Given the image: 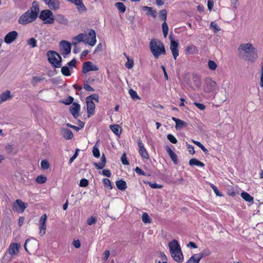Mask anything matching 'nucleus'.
Here are the masks:
<instances>
[{"label":"nucleus","instance_id":"obj_1","mask_svg":"<svg viewBox=\"0 0 263 263\" xmlns=\"http://www.w3.org/2000/svg\"><path fill=\"white\" fill-rule=\"evenodd\" d=\"M39 12V4L37 2L34 1L30 8L19 17L18 23L22 25H26L33 22L37 17Z\"/></svg>","mask_w":263,"mask_h":263},{"label":"nucleus","instance_id":"obj_2","mask_svg":"<svg viewBox=\"0 0 263 263\" xmlns=\"http://www.w3.org/2000/svg\"><path fill=\"white\" fill-rule=\"evenodd\" d=\"M238 50L246 60L253 62L258 58L257 50L251 43L241 44L238 47Z\"/></svg>","mask_w":263,"mask_h":263},{"label":"nucleus","instance_id":"obj_3","mask_svg":"<svg viewBox=\"0 0 263 263\" xmlns=\"http://www.w3.org/2000/svg\"><path fill=\"white\" fill-rule=\"evenodd\" d=\"M168 247L172 257L177 262H181L183 260L181 248L176 239L170 241Z\"/></svg>","mask_w":263,"mask_h":263},{"label":"nucleus","instance_id":"obj_4","mask_svg":"<svg viewBox=\"0 0 263 263\" xmlns=\"http://www.w3.org/2000/svg\"><path fill=\"white\" fill-rule=\"evenodd\" d=\"M151 51L156 59H158L161 54L165 53L163 44L159 40H152L149 43Z\"/></svg>","mask_w":263,"mask_h":263},{"label":"nucleus","instance_id":"obj_5","mask_svg":"<svg viewBox=\"0 0 263 263\" xmlns=\"http://www.w3.org/2000/svg\"><path fill=\"white\" fill-rule=\"evenodd\" d=\"M39 18L45 24H52L54 21L53 13L49 9L41 11Z\"/></svg>","mask_w":263,"mask_h":263},{"label":"nucleus","instance_id":"obj_6","mask_svg":"<svg viewBox=\"0 0 263 263\" xmlns=\"http://www.w3.org/2000/svg\"><path fill=\"white\" fill-rule=\"evenodd\" d=\"M217 83L212 79L208 78L205 80L203 86V91L205 93L214 92L217 90Z\"/></svg>","mask_w":263,"mask_h":263},{"label":"nucleus","instance_id":"obj_7","mask_svg":"<svg viewBox=\"0 0 263 263\" xmlns=\"http://www.w3.org/2000/svg\"><path fill=\"white\" fill-rule=\"evenodd\" d=\"M47 56L49 62L56 67L61 66V57L56 52L49 51L47 52Z\"/></svg>","mask_w":263,"mask_h":263},{"label":"nucleus","instance_id":"obj_8","mask_svg":"<svg viewBox=\"0 0 263 263\" xmlns=\"http://www.w3.org/2000/svg\"><path fill=\"white\" fill-rule=\"evenodd\" d=\"M96 34L95 31L90 29L88 34H86V38L85 39V43L88 44L91 46H93L96 44Z\"/></svg>","mask_w":263,"mask_h":263},{"label":"nucleus","instance_id":"obj_9","mask_svg":"<svg viewBox=\"0 0 263 263\" xmlns=\"http://www.w3.org/2000/svg\"><path fill=\"white\" fill-rule=\"evenodd\" d=\"M27 203L23 202L21 199H17L13 204L12 209L14 212L22 213L27 206Z\"/></svg>","mask_w":263,"mask_h":263},{"label":"nucleus","instance_id":"obj_10","mask_svg":"<svg viewBox=\"0 0 263 263\" xmlns=\"http://www.w3.org/2000/svg\"><path fill=\"white\" fill-rule=\"evenodd\" d=\"M47 219V215L44 214L39 219V234L41 236H44L46 233Z\"/></svg>","mask_w":263,"mask_h":263},{"label":"nucleus","instance_id":"obj_11","mask_svg":"<svg viewBox=\"0 0 263 263\" xmlns=\"http://www.w3.org/2000/svg\"><path fill=\"white\" fill-rule=\"evenodd\" d=\"M99 67L96 65L93 64L92 62L88 61L83 63L82 72L86 73L90 71H97Z\"/></svg>","mask_w":263,"mask_h":263},{"label":"nucleus","instance_id":"obj_12","mask_svg":"<svg viewBox=\"0 0 263 263\" xmlns=\"http://www.w3.org/2000/svg\"><path fill=\"white\" fill-rule=\"evenodd\" d=\"M60 48L61 53L63 55H67L70 52L71 45L70 43L65 41H62L60 44Z\"/></svg>","mask_w":263,"mask_h":263},{"label":"nucleus","instance_id":"obj_13","mask_svg":"<svg viewBox=\"0 0 263 263\" xmlns=\"http://www.w3.org/2000/svg\"><path fill=\"white\" fill-rule=\"evenodd\" d=\"M18 36V33L16 31H12L8 33L4 37V42L10 44L14 42Z\"/></svg>","mask_w":263,"mask_h":263},{"label":"nucleus","instance_id":"obj_14","mask_svg":"<svg viewBox=\"0 0 263 263\" xmlns=\"http://www.w3.org/2000/svg\"><path fill=\"white\" fill-rule=\"evenodd\" d=\"M86 103L87 105V110L88 114V117L93 115L94 110L95 109V104L92 101L91 97H87L86 99Z\"/></svg>","mask_w":263,"mask_h":263},{"label":"nucleus","instance_id":"obj_15","mask_svg":"<svg viewBox=\"0 0 263 263\" xmlns=\"http://www.w3.org/2000/svg\"><path fill=\"white\" fill-rule=\"evenodd\" d=\"M69 2L74 4L80 13H83L87 11V8L83 3L82 0H68Z\"/></svg>","mask_w":263,"mask_h":263},{"label":"nucleus","instance_id":"obj_16","mask_svg":"<svg viewBox=\"0 0 263 263\" xmlns=\"http://www.w3.org/2000/svg\"><path fill=\"white\" fill-rule=\"evenodd\" d=\"M138 145L139 147V153L140 156L144 159H148L149 158L148 154L144 148V144L141 140L138 141Z\"/></svg>","mask_w":263,"mask_h":263},{"label":"nucleus","instance_id":"obj_17","mask_svg":"<svg viewBox=\"0 0 263 263\" xmlns=\"http://www.w3.org/2000/svg\"><path fill=\"white\" fill-rule=\"evenodd\" d=\"M48 8L52 10H57L60 8V2L59 0H48L45 2Z\"/></svg>","mask_w":263,"mask_h":263},{"label":"nucleus","instance_id":"obj_18","mask_svg":"<svg viewBox=\"0 0 263 263\" xmlns=\"http://www.w3.org/2000/svg\"><path fill=\"white\" fill-rule=\"evenodd\" d=\"M178 47V43L175 41L171 40L170 44V49L172 51V54L175 59H176L179 55V51Z\"/></svg>","mask_w":263,"mask_h":263},{"label":"nucleus","instance_id":"obj_19","mask_svg":"<svg viewBox=\"0 0 263 263\" xmlns=\"http://www.w3.org/2000/svg\"><path fill=\"white\" fill-rule=\"evenodd\" d=\"M80 110V105L77 103H73L70 108V112L74 118L79 116Z\"/></svg>","mask_w":263,"mask_h":263},{"label":"nucleus","instance_id":"obj_20","mask_svg":"<svg viewBox=\"0 0 263 263\" xmlns=\"http://www.w3.org/2000/svg\"><path fill=\"white\" fill-rule=\"evenodd\" d=\"M172 120L175 122V128L177 130H180L187 125V123L179 119L172 117Z\"/></svg>","mask_w":263,"mask_h":263},{"label":"nucleus","instance_id":"obj_21","mask_svg":"<svg viewBox=\"0 0 263 263\" xmlns=\"http://www.w3.org/2000/svg\"><path fill=\"white\" fill-rule=\"evenodd\" d=\"M21 245L17 243L11 244L9 248V253L11 255L17 254L19 252Z\"/></svg>","mask_w":263,"mask_h":263},{"label":"nucleus","instance_id":"obj_22","mask_svg":"<svg viewBox=\"0 0 263 263\" xmlns=\"http://www.w3.org/2000/svg\"><path fill=\"white\" fill-rule=\"evenodd\" d=\"M55 21L61 25H67L68 23V20L63 14H59L56 15L54 18Z\"/></svg>","mask_w":263,"mask_h":263},{"label":"nucleus","instance_id":"obj_23","mask_svg":"<svg viewBox=\"0 0 263 263\" xmlns=\"http://www.w3.org/2000/svg\"><path fill=\"white\" fill-rule=\"evenodd\" d=\"M203 256V253L194 254L189 259L187 263H199V261Z\"/></svg>","mask_w":263,"mask_h":263},{"label":"nucleus","instance_id":"obj_24","mask_svg":"<svg viewBox=\"0 0 263 263\" xmlns=\"http://www.w3.org/2000/svg\"><path fill=\"white\" fill-rule=\"evenodd\" d=\"M86 38V34L81 33L80 34L75 37H74L72 39V43L75 46L81 42H83L85 43V39Z\"/></svg>","mask_w":263,"mask_h":263},{"label":"nucleus","instance_id":"obj_25","mask_svg":"<svg viewBox=\"0 0 263 263\" xmlns=\"http://www.w3.org/2000/svg\"><path fill=\"white\" fill-rule=\"evenodd\" d=\"M61 133L63 137L67 140L71 139L73 136L72 132L67 128H63Z\"/></svg>","mask_w":263,"mask_h":263},{"label":"nucleus","instance_id":"obj_26","mask_svg":"<svg viewBox=\"0 0 263 263\" xmlns=\"http://www.w3.org/2000/svg\"><path fill=\"white\" fill-rule=\"evenodd\" d=\"M106 164V159L103 155L101 158V161L99 163H94V165L97 169L101 170L102 169Z\"/></svg>","mask_w":263,"mask_h":263},{"label":"nucleus","instance_id":"obj_27","mask_svg":"<svg viewBox=\"0 0 263 263\" xmlns=\"http://www.w3.org/2000/svg\"><path fill=\"white\" fill-rule=\"evenodd\" d=\"M166 151L174 163L177 164L178 162L177 156L176 154L169 147L166 148Z\"/></svg>","mask_w":263,"mask_h":263},{"label":"nucleus","instance_id":"obj_28","mask_svg":"<svg viewBox=\"0 0 263 263\" xmlns=\"http://www.w3.org/2000/svg\"><path fill=\"white\" fill-rule=\"evenodd\" d=\"M11 98L12 96L9 90H6L0 95V98L2 101H7Z\"/></svg>","mask_w":263,"mask_h":263},{"label":"nucleus","instance_id":"obj_29","mask_svg":"<svg viewBox=\"0 0 263 263\" xmlns=\"http://www.w3.org/2000/svg\"><path fill=\"white\" fill-rule=\"evenodd\" d=\"M110 128L116 135H120L121 133V128L117 124L110 125Z\"/></svg>","mask_w":263,"mask_h":263},{"label":"nucleus","instance_id":"obj_30","mask_svg":"<svg viewBox=\"0 0 263 263\" xmlns=\"http://www.w3.org/2000/svg\"><path fill=\"white\" fill-rule=\"evenodd\" d=\"M116 184L117 187L120 190H124L127 188L126 182L122 180L117 181Z\"/></svg>","mask_w":263,"mask_h":263},{"label":"nucleus","instance_id":"obj_31","mask_svg":"<svg viewBox=\"0 0 263 263\" xmlns=\"http://www.w3.org/2000/svg\"><path fill=\"white\" fill-rule=\"evenodd\" d=\"M189 164L191 166L196 165L200 167H203L204 166V163L196 158L191 159L189 161Z\"/></svg>","mask_w":263,"mask_h":263},{"label":"nucleus","instance_id":"obj_32","mask_svg":"<svg viewBox=\"0 0 263 263\" xmlns=\"http://www.w3.org/2000/svg\"><path fill=\"white\" fill-rule=\"evenodd\" d=\"M241 197L248 202H253V198L248 193L242 192L241 194Z\"/></svg>","mask_w":263,"mask_h":263},{"label":"nucleus","instance_id":"obj_33","mask_svg":"<svg viewBox=\"0 0 263 263\" xmlns=\"http://www.w3.org/2000/svg\"><path fill=\"white\" fill-rule=\"evenodd\" d=\"M127 60V62L125 63V67L128 69H132L134 66V61L132 59H130L125 53L124 54Z\"/></svg>","mask_w":263,"mask_h":263},{"label":"nucleus","instance_id":"obj_34","mask_svg":"<svg viewBox=\"0 0 263 263\" xmlns=\"http://www.w3.org/2000/svg\"><path fill=\"white\" fill-rule=\"evenodd\" d=\"M44 80V78L42 76L33 77L31 80V83L33 85H36L38 83Z\"/></svg>","mask_w":263,"mask_h":263},{"label":"nucleus","instance_id":"obj_35","mask_svg":"<svg viewBox=\"0 0 263 263\" xmlns=\"http://www.w3.org/2000/svg\"><path fill=\"white\" fill-rule=\"evenodd\" d=\"M115 6L118 8V9L121 12L124 13L126 10V7L123 3L121 2L116 3Z\"/></svg>","mask_w":263,"mask_h":263},{"label":"nucleus","instance_id":"obj_36","mask_svg":"<svg viewBox=\"0 0 263 263\" xmlns=\"http://www.w3.org/2000/svg\"><path fill=\"white\" fill-rule=\"evenodd\" d=\"M27 44L32 48H35L37 46V40L31 37L27 40Z\"/></svg>","mask_w":263,"mask_h":263},{"label":"nucleus","instance_id":"obj_37","mask_svg":"<svg viewBox=\"0 0 263 263\" xmlns=\"http://www.w3.org/2000/svg\"><path fill=\"white\" fill-rule=\"evenodd\" d=\"M142 220L144 223H150L151 222V219L146 213H144L142 214Z\"/></svg>","mask_w":263,"mask_h":263},{"label":"nucleus","instance_id":"obj_38","mask_svg":"<svg viewBox=\"0 0 263 263\" xmlns=\"http://www.w3.org/2000/svg\"><path fill=\"white\" fill-rule=\"evenodd\" d=\"M186 51L189 54H194L197 51V48L195 46H188L186 48Z\"/></svg>","mask_w":263,"mask_h":263},{"label":"nucleus","instance_id":"obj_39","mask_svg":"<svg viewBox=\"0 0 263 263\" xmlns=\"http://www.w3.org/2000/svg\"><path fill=\"white\" fill-rule=\"evenodd\" d=\"M61 72L65 76H69L71 74L69 68L67 66H63L61 68Z\"/></svg>","mask_w":263,"mask_h":263},{"label":"nucleus","instance_id":"obj_40","mask_svg":"<svg viewBox=\"0 0 263 263\" xmlns=\"http://www.w3.org/2000/svg\"><path fill=\"white\" fill-rule=\"evenodd\" d=\"M162 31L164 37L167 36L168 31V28L167 25L165 22H164L162 25Z\"/></svg>","mask_w":263,"mask_h":263},{"label":"nucleus","instance_id":"obj_41","mask_svg":"<svg viewBox=\"0 0 263 263\" xmlns=\"http://www.w3.org/2000/svg\"><path fill=\"white\" fill-rule=\"evenodd\" d=\"M46 180L47 178L44 175H40L36 178V181L40 184L44 183Z\"/></svg>","mask_w":263,"mask_h":263},{"label":"nucleus","instance_id":"obj_42","mask_svg":"<svg viewBox=\"0 0 263 263\" xmlns=\"http://www.w3.org/2000/svg\"><path fill=\"white\" fill-rule=\"evenodd\" d=\"M208 66L211 70H215L217 68V65L214 61L210 60L208 62Z\"/></svg>","mask_w":263,"mask_h":263},{"label":"nucleus","instance_id":"obj_43","mask_svg":"<svg viewBox=\"0 0 263 263\" xmlns=\"http://www.w3.org/2000/svg\"><path fill=\"white\" fill-rule=\"evenodd\" d=\"M92 153L94 157L99 158L100 157V151L97 146V144L95 145L92 148Z\"/></svg>","mask_w":263,"mask_h":263},{"label":"nucleus","instance_id":"obj_44","mask_svg":"<svg viewBox=\"0 0 263 263\" xmlns=\"http://www.w3.org/2000/svg\"><path fill=\"white\" fill-rule=\"evenodd\" d=\"M129 93L131 97V98L133 99H139L140 98L137 95V93L136 91L133 89L129 90Z\"/></svg>","mask_w":263,"mask_h":263},{"label":"nucleus","instance_id":"obj_45","mask_svg":"<svg viewBox=\"0 0 263 263\" xmlns=\"http://www.w3.org/2000/svg\"><path fill=\"white\" fill-rule=\"evenodd\" d=\"M41 165L44 170H47L49 167V163L46 160H42L41 162Z\"/></svg>","mask_w":263,"mask_h":263},{"label":"nucleus","instance_id":"obj_46","mask_svg":"<svg viewBox=\"0 0 263 263\" xmlns=\"http://www.w3.org/2000/svg\"><path fill=\"white\" fill-rule=\"evenodd\" d=\"M167 139L172 143L176 144L177 142V139L172 134H168L167 135Z\"/></svg>","mask_w":263,"mask_h":263},{"label":"nucleus","instance_id":"obj_47","mask_svg":"<svg viewBox=\"0 0 263 263\" xmlns=\"http://www.w3.org/2000/svg\"><path fill=\"white\" fill-rule=\"evenodd\" d=\"M167 12L165 9L162 10L160 12L159 17L165 22L166 20Z\"/></svg>","mask_w":263,"mask_h":263},{"label":"nucleus","instance_id":"obj_48","mask_svg":"<svg viewBox=\"0 0 263 263\" xmlns=\"http://www.w3.org/2000/svg\"><path fill=\"white\" fill-rule=\"evenodd\" d=\"M210 186L213 189V191L214 192L215 194L217 196H222V194L220 193V192L218 191L217 187L215 186L213 184L210 183Z\"/></svg>","mask_w":263,"mask_h":263},{"label":"nucleus","instance_id":"obj_49","mask_svg":"<svg viewBox=\"0 0 263 263\" xmlns=\"http://www.w3.org/2000/svg\"><path fill=\"white\" fill-rule=\"evenodd\" d=\"M210 27L214 29V32L215 33L220 30V28L218 26L217 24L214 22H212L211 23Z\"/></svg>","mask_w":263,"mask_h":263},{"label":"nucleus","instance_id":"obj_50","mask_svg":"<svg viewBox=\"0 0 263 263\" xmlns=\"http://www.w3.org/2000/svg\"><path fill=\"white\" fill-rule=\"evenodd\" d=\"M88 184V181L86 179H82L80 180L79 185L81 187H86Z\"/></svg>","mask_w":263,"mask_h":263},{"label":"nucleus","instance_id":"obj_51","mask_svg":"<svg viewBox=\"0 0 263 263\" xmlns=\"http://www.w3.org/2000/svg\"><path fill=\"white\" fill-rule=\"evenodd\" d=\"M97 221L96 219L93 217H90L87 220V223L89 226L95 224Z\"/></svg>","mask_w":263,"mask_h":263},{"label":"nucleus","instance_id":"obj_52","mask_svg":"<svg viewBox=\"0 0 263 263\" xmlns=\"http://www.w3.org/2000/svg\"><path fill=\"white\" fill-rule=\"evenodd\" d=\"M148 184L152 188V189H161L162 187V185L158 184L156 183H151L148 182Z\"/></svg>","mask_w":263,"mask_h":263},{"label":"nucleus","instance_id":"obj_53","mask_svg":"<svg viewBox=\"0 0 263 263\" xmlns=\"http://www.w3.org/2000/svg\"><path fill=\"white\" fill-rule=\"evenodd\" d=\"M73 98L72 97H68V98L64 100L62 102L66 105H69L72 103Z\"/></svg>","mask_w":263,"mask_h":263},{"label":"nucleus","instance_id":"obj_54","mask_svg":"<svg viewBox=\"0 0 263 263\" xmlns=\"http://www.w3.org/2000/svg\"><path fill=\"white\" fill-rule=\"evenodd\" d=\"M5 149L6 152L9 154L12 153L14 151L13 147L11 145L9 144L6 146Z\"/></svg>","mask_w":263,"mask_h":263},{"label":"nucleus","instance_id":"obj_55","mask_svg":"<svg viewBox=\"0 0 263 263\" xmlns=\"http://www.w3.org/2000/svg\"><path fill=\"white\" fill-rule=\"evenodd\" d=\"M121 162L122 163L124 164V165H127L129 164L127 160V158H126V155L125 154H123L121 158Z\"/></svg>","mask_w":263,"mask_h":263},{"label":"nucleus","instance_id":"obj_56","mask_svg":"<svg viewBox=\"0 0 263 263\" xmlns=\"http://www.w3.org/2000/svg\"><path fill=\"white\" fill-rule=\"evenodd\" d=\"M79 151V149H76L74 154L69 159V163H71L74 160V159H76V158L78 157Z\"/></svg>","mask_w":263,"mask_h":263},{"label":"nucleus","instance_id":"obj_57","mask_svg":"<svg viewBox=\"0 0 263 263\" xmlns=\"http://www.w3.org/2000/svg\"><path fill=\"white\" fill-rule=\"evenodd\" d=\"M194 104L198 107V109H199L201 110H204L205 108V106L204 104L201 103H199L197 102H194Z\"/></svg>","mask_w":263,"mask_h":263},{"label":"nucleus","instance_id":"obj_58","mask_svg":"<svg viewBox=\"0 0 263 263\" xmlns=\"http://www.w3.org/2000/svg\"><path fill=\"white\" fill-rule=\"evenodd\" d=\"M103 182L104 184V185H105L107 186H109L110 189H112L110 181L108 179H107V178L103 179Z\"/></svg>","mask_w":263,"mask_h":263},{"label":"nucleus","instance_id":"obj_59","mask_svg":"<svg viewBox=\"0 0 263 263\" xmlns=\"http://www.w3.org/2000/svg\"><path fill=\"white\" fill-rule=\"evenodd\" d=\"M187 148L189 152L191 154H194L195 153L194 147L192 145H190V144H187Z\"/></svg>","mask_w":263,"mask_h":263},{"label":"nucleus","instance_id":"obj_60","mask_svg":"<svg viewBox=\"0 0 263 263\" xmlns=\"http://www.w3.org/2000/svg\"><path fill=\"white\" fill-rule=\"evenodd\" d=\"M135 171L138 174L143 175V176L145 175V173L143 171H142L141 168H140L139 167H136V168H135Z\"/></svg>","mask_w":263,"mask_h":263},{"label":"nucleus","instance_id":"obj_61","mask_svg":"<svg viewBox=\"0 0 263 263\" xmlns=\"http://www.w3.org/2000/svg\"><path fill=\"white\" fill-rule=\"evenodd\" d=\"M103 175L109 177L111 175V173L108 170H103L102 171Z\"/></svg>","mask_w":263,"mask_h":263},{"label":"nucleus","instance_id":"obj_62","mask_svg":"<svg viewBox=\"0 0 263 263\" xmlns=\"http://www.w3.org/2000/svg\"><path fill=\"white\" fill-rule=\"evenodd\" d=\"M103 255H104L103 259L104 260H107L110 255V252L108 250H106L104 252Z\"/></svg>","mask_w":263,"mask_h":263},{"label":"nucleus","instance_id":"obj_63","mask_svg":"<svg viewBox=\"0 0 263 263\" xmlns=\"http://www.w3.org/2000/svg\"><path fill=\"white\" fill-rule=\"evenodd\" d=\"M214 3L212 0H208V7L209 10H211L213 7Z\"/></svg>","mask_w":263,"mask_h":263},{"label":"nucleus","instance_id":"obj_64","mask_svg":"<svg viewBox=\"0 0 263 263\" xmlns=\"http://www.w3.org/2000/svg\"><path fill=\"white\" fill-rule=\"evenodd\" d=\"M84 88L88 91H93V89L89 85L85 84L84 86Z\"/></svg>","mask_w":263,"mask_h":263}]
</instances>
